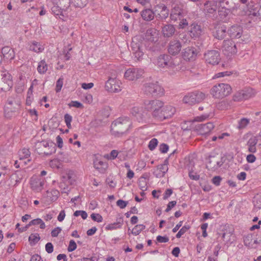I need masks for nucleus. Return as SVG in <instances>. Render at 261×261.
<instances>
[{"label": "nucleus", "instance_id": "obj_1", "mask_svg": "<svg viewBox=\"0 0 261 261\" xmlns=\"http://www.w3.org/2000/svg\"><path fill=\"white\" fill-rule=\"evenodd\" d=\"M52 13L57 17L64 20L65 12L70 6V0H50Z\"/></svg>", "mask_w": 261, "mask_h": 261}, {"label": "nucleus", "instance_id": "obj_2", "mask_svg": "<svg viewBox=\"0 0 261 261\" xmlns=\"http://www.w3.org/2000/svg\"><path fill=\"white\" fill-rule=\"evenodd\" d=\"M143 93L147 96H162L164 94V90L158 82L145 83L142 88Z\"/></svg>", "mask_w": 261, "mask_h": 261}, {"label": "nucleus", "instance_id": "obj_3", "mask_svg": "<svg viewBox=\"0 0 261 261\" xmlns=\"http://www.w3.org/2000/svg\"><path fill=\"white\" fill-rule=\"evenodd\" d=\"M231 91V88L228 84L220 83L213 86L211 93L216 98H222L230 94Z\"/></svg>", "mask_w": 261, "mask_h": 261}, {"label": "nucleus", "instance_id": "obj_4", "mask_svg": "<svg viewBox=\"0 0 261 261\" xmlns=\"http://www.w3.org/2000/svg\"><path fill=\"white\" fill-rule=\"evenodd\" d=\"M163 105L164 102L158 99L147 100L144 101L145 109L151 112L152 116L158 119L161 112L159 110H161Z\"/></svg>", "mask_w": 261, "mask_h": 261}, {"label": "nucleus", "instance_id": "obj_5", "mask_svg": "<svg viewBox=\"0 0 261 261\" xmlns=\"http://www.w3.org/2000/svg\"><path fill=\"white\" fill-rule=\"evenodd\" d=\"M205 94L202 92H197L190 93L186 95L183 98V101L189 105H193L203 100Z\"/></svg>", "mask_w": 261, "mask_h": 261}, {"label": "nucleus", "instance_id": "obj_6", "mask_svg": "<svg viewBox=\"0 0 261 261\" xmlns=\"http://www.w3.org/2000/svg\"><path fill=\"white\" fill-rule=\"evenodd\" d=\"M205 62L211 65L218 64L220 61L219 52L216 50H208L204 55Z\"/></svg>", "mask_w": 261, "mask_h": 261}, {"label": "nucleus", "instance_id": "obj_7", "mask_svg": "<svg viewBox=\"0 0 261 261\" xmlns=\"http://www.w3.org/2000/svg\"><path fill=\"white\" fill-rule=\"evenodd\" d=\"M0 82V92L9 90L13 86L12 77L8 72H4Z\"/></svg>", "mask_w": 261, "mask_h": 261}, {"label": "nucleus", "instance_id": "obj_8", "mask_svg": "<svg viewBox=\"0 0 261 261\" xmlns=\"http://www.w3.org/2000/svg\"><path fill=\"white\" fill-rule=\"evenodd\" d=\"M156 65L159 67L164 68L165 67H174L175 64L173 63L171 57L168 55L163 54L159 56L157 58Z\"/></svg>", "mask_w": 261, "mask_h": 261}, {"label": "nucleus", "instance_id": "obj_9", "mask_svg": "<svg viewBox=\"0 0 261 261\" xmlns=\"http://www.w3.org/2000/svg\"><path fill=\"white\" fill-rule=\"evenodd\" d=\"M254 95L253 90L251 88H247L236 93L233 96V100L234 101H240L246 100L251 97Z\"/></svg>", "mask_w": 261, "mask_h": 261}, {"label": "nucleus", "instance_id": "obj_10", "mask_svg": "<svg viewBox=\"0 0 261 261\" xmlns=\"http://www.w3.org/2000/svg\"><path fill=\"white\" fill-rule=\"evenodd\" d=\"M222 49L226 56L235 54L237 52L236 44L232 40H225L223 41Z\"/></svg>", "mask_w": 261, "mask_h": 261}, {"label": "nucleus", "instance_id": "obj_11", "mask_svg": "<svg viewBox=\"0 0 261 261\" xmlns=\"http://www.w3.org/2000/svg\"><path fill=\"white\" fill-rule=\"evenodd\" d=\"M120 82L116 78L109 77L106 82L105 88L110 92H118L121 90Z\"/></svg>", "mask_w": 261, "mask_h": 261}, {"label": "nucleus", "instance_id": "obj_12", "mask_svg": "<svg viewBox=\"0 0 261 261\" xmlns=\"http://www.w3.org/2000/svg\"><path fill=\"white\" fill-rule=\"evenodd\" d=\"M175 113V109L171 106L163 105L160 113L158 119L163 120L171 117Z\"/></svg>", "mask_w": 261, "mask_h": 261}, {"label": "nucleus", "instance_id": "obj_13", "mask_svg": "<svg viewBox=\"0 0 261 261\" xmlns=\"http://www.w3.org/2000/svg\"><path fill=\"white\" fill-rule=\"evenodd\" d=\"M45 181V180L44 178L34 176L30 180L31 188L34 191L40 192L42 190Z\"/></svg>", "mask_w": 261, "mask_h": 261}, {"label": "nucleus", "instance_id": "obj_14", "mask_svg": "<svg viewBox=\"0 0 261 261\" xmlns=\"http://www.w3.org/2000/svg\"><path fill=\"white\" fill-rule=\"evenodd\" d=\"M223 163V158L219 160L217 156H210L209 161L206 165V168L209 170L215 171L220 167Z\"/></svg>", "mask_w": 261, "mask_h": 261}, {"label": "nucleus", "instance_id": "obj_15", "mask_svg": "<svg viewBox=\"0 0 261 261\" xmlns=\"http://www.w3.org/2000/svg\"><path fill=\"white\" fill-rule=\"evenodd\" d=\"M184 13L183 6L181 4H175L171 10L170 18L172 20H180Z\"/></svg>", "mask_w": 261, "mask_h": 261}, {"label": "nucleus", "instance_id": "obj_16", "mask_svg": "<svg viewBox=\"0 0 261 261\" xmlns=\"http://www.w3.org/2000/svg\"><path fill=\"white\" fill-rule=\"evenodd\" d=\"M214 127L215 126L212 122H208L205 124H198L195 125L194 129L199 134L204 135L211 132Z\"/></svg>", "mask_w": 261, "mask_h": 261}, {"label": "nucleus", "instance_id": "obj_17", "mask_svg": "<svg viewBox=\"0 0 261 261\" xmlns=\"http://www.w3.org/2000/svg\"><path fill=\"white\" fill-rule=\"evenodd\" d=\"M21 101L20 98L17 95L9 97L6 103L5 107H10L14 110H19L20 108Z\"/></svg>", "mask_w": 261, "mask_h": 261}, {"label": "nucleus", "instance_id": "obj_18", "mask_svg": "<svg viewBox=\"0 0 261 261\" xmlns=\"http://www.w3.org/2000/svg\"><path fill=\"white\" fill-rule=\"evenodd\" d=\"M159 32L154 29L150 28L148 29L144 34V39L151 42H156L159 40Z\"/></svg>", "mask_w": 261, "mask_h": 261}, {"label": "nucleus", "instance_id": "obj_19", "mask_svg": "<svg viewBox=\"0 0 261 261\" xmlns=\"http://www.w3.org/2000/svg\"><path fill=\"white\" fill-rule=\"evenodd\" d=\"M181 45L178 40L171 41L168 45V53L173 56L177 55L181 50Z\"/></svg>", "mask_w": 261, "mask_h": 261}, {"label": "nucleus", "instance_id": "obj_20", "mask_svg": "<svg viewBox=\"0 0 261 261\" xmlns=\"http://www.w3.org/2000/svg\"><path fill=\"white\" fill-rule=\"evenodd\" d=\"M197 54L196 49L194 47H189L184 50L182 55L184 60L193 61L196 59Z\"/></svg>", "mask_w": 261, "mask_h": 261}, {"label": "nucleus", "instance_id": "obj_21", "mask_svg": "<svg viewBox=\"0 0 261 261\" xmlns=\"http://www.w3.org/2000/svg\"><path fill=\"white\" fill-rule=\"evenodd\" d=\"M227 33L232 38H240L243 34V28L240 25H234L230 28Z\"/></svg>", "mask_w": 261, "mask_h": 261}, {"label": "nucleus", "instance_id": "obj_22", "mask_svg": "<svg viewBox=\"0 0 261 261\" xmlns=\"http://www.w3.org/2000/svg\"><path fill=\"white\" fill-rule=\"evenodd\" d=\"M217 9L216 2L214 1H207L204 4V11L206 15L215 13Z\"/></svg>", "mask_w": 261, "mask_h": 261}, {"label": "nucleus", "instance_id": "obj_23", "mask_svg": "<svg viewBox=\"0 0 261 261\" xmlns=\"http://www.w3.org/2000/svg\"><path fill=\"white\" fill-rule=\"evenodd\" d=\"M189 32L192 38H198L201 35L202 31L200 25L194 23L190 26Z\"/></svg>", "mask_w": 261, "mask_h": 261}, {"label": "nucleus", "instance_id": "obj_24", "mask_svg": "<svg viewBox=\"0 0 261 261\" xmlns=\"http://www.w3.org/2000/svg\"><path fill=\"white\" fill-rule=\"evenodd\" d=\"M157 7L160 10V12L156 15V17L161 20H165L169 16V10L163 4H160Z\"/></svg>", "mask_w": 261, "mask_h": 261}, {"label": "nucleus", "instance_id": "obj_25", "mask_svg": "<svg viewBox=\"0 0 261 261\" xmlns=\"http://www.w3.org/2000/svg\"><path fill=\"white\" fill-rule=\"evenodd\" d=\"M44 49V44L40 42L33 41L29 43V50L36 53H42Z\"/></svg>", "mask_w": 261, "mask_h": 261}, {"label": "nucleus", "instance_id": "obj_26", "mask_svg": "<svg viewBox=\"0 0 261 261\" xmlns=\"http://www.w3.org/2000/svg\"><path fill=\"white\" fill-rule=\"evenodd\" d=\"M175 31V28L172 24H165L162 27V32L165 37L172 36Z\"/></svg>", "mask_w": 261, "mask_h": 261}, {"label": "nucleus", "instance_id": "obj_27", "mask_svg": "<svg viewBox=\"0 0 261 261\" xmlns=\"http://www.w3.org/2000/svg\"><path fill=\"white\" fill-rule=\"evenodd\" d=\"M120 124H127V127L129 128L130 126V124L129 123V118L127 117L124 116L119 117L116 120H115L112 123V130H113L114 127Z\"/></svg>", "mask_w": 261, "mask_h": 261}, {"label": "nucleus", "instance_id": "obj_28", "mask_svg": "<svg viewBox=\"0 0 261 261\" xmlns=\"http://www.w3.org/2000/svg\"><path fill=\"white\" fill-rule=\"evenodd\" d=\"M230 12V8L224 6H222V8H220L218 10L219 16L220 18L224 21H226L227 20V17Z\"/></svg>", "mask_w": 261, "mask_h": 261}, {"label": "nucleus", "instance_id": "obj_29", "mask_svg": "<svg viewBox=\"0 0 261 261\" xmlns=\"http://www.w3.org/2000/svg\"><path fill=\"white\" fill-rule=\"evenodd\" d=\"M4 58L7 60H12L15 57L14 50L9 46H5L2 49Z\"/></svg>", "mask_w": 261, "mask_h": 261}, {"label": "nucleus", "instance_id": "obj_30", "mask_svg": "<svg viewBox=\"0 0 261 261\" xmlns=\"http://www.w3.org/2000/svg\"><path fill=\"white\" fill-rule=\"evenodd\" d=\"M30 154L31 153L29 149L24 148L20 150L18 152L19 159L20 160L27 159V161L24 162V164H27V162H29L31 161V160L29 159V158L30 156Z\"/></svg>", "mask_w": 261, "mask_h": 261}, {"label": "nucleus", "instance_id": "obj_31", "mask_svg": "<svg viewBox=\"0 0 261 261\" xmlns=\"http://www.w3.org/2000/svg\"><path fill=\"white\" fill-rule=\"evenodd\" d=\"M226 27H219L216 32L214 33V36L218 39H222L226 36Z\"/></svg>", "mask_w": 261, "mask_h": 261}, {"label": "nucleus", "instance_id": "obj_32", "mask_svg": "<svg viewBox=\"0 0 261 261\" xmlns=\"http://www.w3.org/2000/svg\"><path fill=\"white\" fill-rule=\"evenodd\" d=\"M136 47H133L132 46V51L134 55V58H136L137 60L139 61L142 58L143 53L140 50V41L136 43Z\"/></svg>", "mask_w": 261, "mask_h": 261}, {"label": "nucleus", "instance_id": "obj_33", "mask_svg": "<svg viewBox=\"0 0 261 261\" xmlns=\"http://www.w3.org/2000/svg\"><path fill=\"white\" fill-rule=\"evenodd\" d=\"M141 16L144 20L149 21L154 18V13L151 9H145L141 12Z\"/></svg>", "mask_w": 261, "mask_h": 261}, {"label": "nucleus", "instance_id": "obj_34", "mask_svg": "<svg viewBox=\"0 0 261 261\" xmlns=\"http://www.w3.org/2000/svg\"><path fill=\"white\" fill-rule=\"evenodd\" d=\"M132 115L134 119H135L138 122H140L143 120V115L142 113V110L138 107H134L132 109Z\"/></svg>", "mask_w": 261, "mask_h": 261}, {"label": "nucleus", "instance_id": "obj_35", "mask_svg": "<svg viewBox=\"0 0 261 261\" xmlns=\"http://www.w3.org/2000/svg\"><path fill=\"white\" fill-rule=\"evenodd\" d=\"M258 140L256 137L251 138L248 141L247 145L248 146V150L249 152L254 153L256 152V145Z\"/></svg>", "mask_w": 261, "mask_h": 261}, {"label": "nucleus", "instance_id": "obj_36", "mask_svg": "<svg viewBox=\"0 0 261 261\" xmlns=\"http://www.w3.org/2000/svg\"><path fill=\"white\" fill-rule=\"evenodd\" d=\"M144 73L143 69H132V81H137L141 78Z\"/></svg>", "mask_w": 261, "mask_h": 261}, {"label": "nucleus", "instance_id": "obj_37", "mask_svg": "<svg viewBox=\"0 0 261 261\" xmlns=\"http://www.w3.org/2000/svg\"><path fill=\"white\" fill-rule=\"evenodd\" d=\"M94 166L95 169L101 173L104 172L108 167L107 164L106 163L99 160H97L94 162Z\"/></svg>", "mask_w": 261, "mask_h": 261}, {"label": "nucleus", "instance_id": "obj_38", "mask_svg": "<svg viewBox=\"0 0 261 261\" xmlns=\"http://www.w3.org/2000/svg\"><path fill=\"white\" fill-rule=\"evenodd\" d=\"M59 194V191L56 189H51L50 191H48L47 192V197L51 201H55L57 200Z\"/></svg>", "mask_w": 261, "mask_h": 261}, {"label": "nucleus", "instance_id": "obj_39", "mask_svg": "<svg viewBox=\"0 0 261 261\" xmlns=\"http://www.w3.org/2000/svg\"><path fill=\"white\" fill-rule=\"evenodd\" d=\"M48 69V65L44 60H41L39 62L37 71L40 74H44Z\"/></svg>", "mask_w": 261, "mask_h": 261}, {"label": "nucleus", "instance_id": "obj_40", "mask_svg": "<svg viewBox=\"0 0 261 261\" xmlns=\"http://www.w3.org/2000/svg\"><path fill=\"white\" fill-rule=\"evenodd\" d=\"M158 169L160 170V171L161 173H159V174H156L155 175L156 177H163L165 173L168 171V166L163 165L162 164L159 165L157 166Z\"/></svg>", "mask_w": 261, "mask_h": 261}, {"label": "nucleus", "instance_id": "obj_41", "mask_svg": "<svg viewBox=\"0 0 261 261\" xmlns=\"http://www.w3.org/2000/svg\"><path fill=\"white\" fill-rule=\"evenodd\" d=\"M18 110H14V109H11L10 107H5L4 109V116L7 119H10L12 117L15 113Z\"/></svg>", "mask_w": 261, "mask_h": 261}, {"label": "nucleus", "instance_id": "obj_42", "mask_svg": "<svg viewBox=\"0 0 261 261\" xmlns=\"http://www.w3.org/2000/svg\"><path fill=\"white\" fill-rule=\"evenodd\" d=\"M71 4L75 7L83 8L87 3V0H70Z\"/></svg>", "mask_w": 261, "mask_h": 261}, {"label": "nucleus", "instance_id": "obj_43", "mask_svg": "<svg viewBox=\"0 0 261 261\" xmlns=\"http://www.w3.org/2000/svg\"><path fill=\"white\" fill-rule=\"evenodd\" d=\"M40 237L38 233H32L29 238V241L31 245L37 243L40 240Z\"/></svg>", "mask_w": 261, "mask_h": 261}, {"label": "nucleus", "instance_id": "obj_44", "mask_svg": "<svg viewBox=\"0 0 261 261\" xmlns=\"http://www.w3.org/2000/svg\"><path fill=\"white\" fill-rule=\"evenodd\" d=\"M145 228V225L143 224L137 225L132 229V234H139Z\"/></svg>", "mask_w": 261, "mask_h": 261}, {"label": "nucleus", "instance_id": "obj_45", "mask_svg": "<svg viewBox=\"0 0 261 261\" xmlns=\"http://www.w3.org/2000/svg\"><path fill=\"white\" fill-rule=\"evenodd\" d=\"M49 166L53 169H59L61 166V162L58 159H54L50 161Z\"/></svg>", "mask_w": 261, "mask_h": 261}, {"label": "nucleus", "instance_id": "obj_46", "mask_svg": "<svg viewBox=\"0 0 261 261\" xmlns=\"http://www.w3.org/2000/svg\"><path fill=\"white\" fill-rule=\"evenodd\" d=\"M147 180H146L144 178H140L139 179V186L140 188V189L143 191H145L147 190Z\"/></svg>", "mask_w": 261, "mask_h": 261}, {"label": "nucleus", "instance_id": "obj_47", "mask_svg": "<svg viewBox=\"0 0 261 261\" xmlns=\"http://www.w3.org/2000/svg\"><path fill=\"white\" fill-rule=\"evenodd\" d=\"M118 154V152L116 150H113L111 151L110 154H107L105 155V158L108 160H114L116 158Z\"/></svg>", "mask_w": 261, "mask_h": 261}, {"label": "nucleus", "instance_id": "obj_48", "mask_svg": "<svg viewBox=\"0 0 261 261\" xmlns=\"http://www.w3.org/2000/svg\"><path fill=\"white\" fill-rule=\"evenodd\" d=\"M249 123V119L247 118H242L239 122L238 128L242 129L245 128Z\"/></svg>", "mask_w": 261, "mask_h": 261}, {"label": "nucleus", "instance_id": "obj_49", "mask_svg": "<svg viewBox=\"0 0 261 261\" xmlns=\"http://www.w3.org/2000/svg\"><path fill=\"white\" fill-rule=\"evenodd\" d=\"M121 226V222H117L113 223L110 224L106 227V229L107 230H113L118 228H120Z\"/></svg>", "mask_w": 261, "mask_h": 261}, {"label": "nucleus", "instance_id": "obj_50", "mask_svg": "<svg viewBox=\"0 0 261 261\" xmlns=\"http://www.w3.org/2000/svg\"><path fill=\"white\" fill-rule=\"evenodd\" d=\"M33 100V91H31V89H29L27 97L26 99V105L28 106H30L32 103V102Z\"/></svg>", "mask_w": 261, "mask_h": 261}, {"label": "nucleus", "instance_id": "obj_51", "mask_svg": "<svg viewBox=\"0 0 261 261\" xmlns=\"http://www.w3.org/2000/svg\"><path fill=\"white\" fill-rule=\"evenodd\" d=\"M72 120V116L69 114H66L64 115V120L68 128H70L71 127V122Z\"/></svg>", "mask_w": 261, "mask_h": 261}, {"label": "nucleus", "instance_id": "obj_52", "mask_svg": "<svg viewBox=\"0 0 261 261\" xmlns=\"http://www.w3.org/2000/svg\"><path fill=\"white\" fill-rule=\"evenodd\" d=\"M158 143V141L156 139H155V138L152 139L149 142L148 147L150 150H153L156 147Z\"/></svg>", "mask_w": 261, "mask_h": 261}, {"label": "nucleus", "instance_id": "obj_53", "mask_svg": "<svg viewBox=\"0 0 261 261\" xmlns=\"http://www.w3.org/2000/svg\"><path fill=\"white\" fill-rule=\"evenodd\" d=\"M190 228V226L189 225H185L184 226L177 232L176 235V237L177 238H180L182 234H184Z\"/></svg>", "mask_w": 261, "mask_h": 261}, {"label": "nucleus", "instance_id": "obj_54", "mask_svg": "<svg viewBox=\"0 0 261 261\" xmlns=\"http://www.w3.org/2000/svg\"><path fill=\"white\" fill-rule=\"evenodd\" d=\"M63 77H60L57 81L56 87V91L57 92H59L61 91L63 84Z\"/></svg>", "mask_w": 261, "mask_h": 261}, {"label": "nucleus", "instance_id": "obj_55", "mask_svg": "<svg viewBox=\"0 0 261 261\" xmlns=\"http://www.w3.org/2000/svg\"><path fill=\"white\" fill-rule=\"evenodd\" d=\"M73 215L75 217H78L81 216L83 219H86L87 218V214L85 211H76Z\"/></svg>", "mask_w": 261, "mask_h": 261}, {"label": "nucleus", "instance_id": "obj_56", "mask_svg": "<svg viewBox=\"0 0 261 261\" xmlns=\"http://www.w3.org/2000/svg\"><path fill=\"white\" fill-rule=\"evenodd\" d=\"M91 217L93 221L97 222H102L103 219L102 216L99 214L93 213L91 215Z\"/></svg>", "mask_w": 261, "mask_h": 261}, {"label": "nucleus", "instance_id": "obj_57", "mask_svg": "<svg viewBox=\"0 0 261 261\" xmlns=\"http://www.w3.org/2000/svg\"><path fill=\"white\" fill-rule=\"evenodd\" d=\"M76 244L74 241L70 240L67 248L69 252H72L76 248Z\"/></svg>", "mask_w": 261, "mask_h": 261}, {"label": "nucleus", "instance_id": "obj_58", "mask_svg": "<svg viewBox=\"0 0 261 261\" xmlns=\"http://www.w3.org/2000/svg\"><path fill=\"white\" fill-rule=\"evenodd\" d=\"M62 228L60 227H57L51 231V235L53 237H57L61 232Z\"/></svg>", "mask_w": 261, "mask_h": 261}, {"label": "nucleus", "instance_id": "obj_59", "mask_svg": "<svg viewBox=\"0 0 261 261\" xmlns=\"http://www.w3.org/2000/svg\"><path fill=\"white\" fill-rule=\"evenodd\" d=\"M42 220L40 218H37L30 221L28 225L26 226V228L31 225H39Z\"/></svg>", "mask_w": 261, "mask_h": 261}, {"label": "nucleus", "instance_id": "obj_60", "mask_svg": "<svg viewBox=\"0 0 261 261\" xmlns=\"http://www.w3.org/2000/svg\"><path fill=\"white\" fill-rule=\"evenodd\" d=\"M146 162L144 161L140 160L138 162L137 166H136V170L140 171L142 169L145 167L146 166Z\"/></svg>", "mask_w": 261, "mask_h": 261}, {"label": "nucleus", "instance_id": "obj_61", "mask_svg": "<svg viewBox=\"0 0 261 261\" xmlns=\"http://www.w3.org/2000/svg\"><path fill=\"white\" fill-rule=\"evenodd\" d=\"M128 201H125L121 199H119L117 200L116 203L117 205L119 206L121 208H123L125 207L128 204Z\"/></svg>", "mask_w": 261, "mask_h": 261}, {"label": "nucleus", "instance_id": "obj_62", "mask_svg": "<svg viewBox=\"0 0 261 261\" xmlns=\"http://www.w3.org/2000/svg\"><path fill=\"white\" fill-rule=\"evenodd\" d=\"M14 176L15 177V183L14 184V186H16L18 184L20 183L21 181V180L22 179V176L20 174V173L19 171H17L14 174Z\"/></svg>", "mask_w": 261, "mask_h": 261}, {"label": "nucleus", "instance_id": "obj_63", "mask_svg": "<svg viewBox=\"0 0 261 261\" xmlns=\"http://www.w3.org/2000/svg\"><path fill=\"white\" fill-rule=\"evenodd\" d=\"M169 238L167 236H158L156 237V241L159 243H166L169 241Z\"/></svg>", "mask_w": 261, "mask_h": 261}, {"label": "nucleus", "instance_id": "obj_64", "mask_svg": "<svg viewBox=\"0 0 261 261\" xmlns=\"http://www.w3.org/2000/svg\"><path fill=\"white\" fill-rule=\"evenodd\" d=\"M45 250L48 253H51L54 251V246L51 243H47L45 245Z\"/></svg>", "mask_w": 261, "mask_h": 261}]
</instances>
